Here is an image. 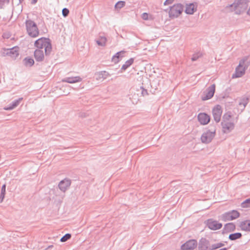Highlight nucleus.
Masks as SVG:
<instances>
[{
  "instance_id": "f257e3e1",
  "label": "nucleus",
  "mask_w": 250,
  "mask_h": 250,
  "mask_svg": "<svg viewBox=\"0 0 250 250\" xmlns=\"http://www.w3.org/2000/svg\"><path fill=\"white\" fill-rule=\"evenodd\" d=\"M34 46L39 50H43L46 56H49L52 51V44L51 40L48 38L42 37L37 40L34 42Z\"/></svg>"
},
{
  "instance_id": "f03ea898",
  "label": "nucleus",
  "mask_w": 250,
  "mask_h": 250,
  "mask_svg": "<svg viewBox=\"0 0 250 250\" xmlns=\"http://www.w3.org/2000/svg\"><path fill=\"white\" fill-rule=\"evenodd\" d=\"M248 56H245L239 61V65L235 69V73L232 75V78H240L245 74L246 70L250 64V61H248Z\"/></svg>"
},
{
  "instance_id": "7ed1b4c3",
  "label": "nucleus",
  "mask_w": 250,
  "mask_h": 250,
  "mask_svg": "<svg viewBox=\"0 0 250 250\" xmlns=\"http://www.w3.org/2000/svg\"><path fill=\"white\" fill-rule=\"evenodd\" d=\"M216 134V127L214 125H210L209 128H206L201 137V142L206 144L210 143Z\"/></svg>"
},
{
  "instance_id": "20e7f679",
  "label": "nucleus",
  "mask_w": 250,
  "mask_h": 250,
  "mask_svg": "<svg viewBox=\"0 0 250 250\" xmlns=\"http://www.w3.org/2000/svg\"><path fill=\"white\" fill-rule=\"evenodd\" d=\"M249 2V0H234L229 7L233 9L236 14H240L247 8Z\"/></svg>"
},
{
  "instance_id": "39448f33",
  "label": "nucleus",
  "mask_w": 250,
  "mask_h": 250,
  "mask_svg": "<svg viewBox=\"0 0 250 250\" xmlns=\"http://www.w3.org/2000/svg\"><path fill=\"white\" fill-rule=\"evenodd\" d=\"M26 29L28 35L32 38H36L39 35V30L37 24L31 20H27L25 22Z\"/></svg>"
},
{
  "instance_id": "423d86ee",
  "label": "nucleus",
  "mask_w": 250,
  "mask_h": 250,
  "mask_svg": "<svg viewBox=\"0 0 250 250\" xmlns=\"http://www.w3.org/2000/svg\"><path fill=\"white\" fill-rule=\"evenodd\" d=\"M184 10V5L181 3H177L170 7L168 12L169 17L171 19L178 18Z\"/></svg>"
},
{
  "instance_id": "0eeeda50",
  "label": "nucleus",
  "mask_w": 250,
  "mask_h": 250,
  "mask_svg": "<svg viewBox=\"0 0 250 250\" xmlns=\"http://www.w3.org/2000/svg\"><path fill=\"white\" fill-rule=\"evenodd\" d=\"M240 216V213L236 210L226 212L221 215V219L224 222L233 220Z\"/></svg>"
},
{
  "instance_id": "6e6552de",
  "label": "nucleus",
  "mask_w": 250,
  "mask_h": 250,
  "mask_svg": "<svg viewBox=\"0 0 250 250\" xmlns=\"http://www.w3.org/2000/svg\"><path fill=\"white\" fill-rule=\"evenodd\" d=\"M215 90V85L212 84L208 87L206 91H204L201 96L202 101H206L211 99L214 94Z\"/></svg>"
},
{
  "instance_id": "1a4fd4ad",
  "label": "nucleus",
  "mask_w": 250,
  "mask_h": 250,
  "mask_svg": "<svg viewBox=\"0 0 250 250\" xmlns=\"http://www.w3.org/2000/svg\"><path fill=\"white\" fill-rule=\"evenodd\" d=\"M206 226L210 229L216 230L220 229L223 225L221 223H219L217 221L214 220L213 219H208L205 222Z\"/></svg>"
},
{
  "instance_id": "9d476101",
  "label": "nucleus",
  "mask_w": 250,
  "mask_h": 250,
  "mask_svg": "<svg viewBox=\"0 0 250 250\" xmlns=\"http://www.w3.org/2000/svg\"><path fill=\"white\" fill-rule=\"evenodd\" d=\"M197 241L195 239H190L186 241L181 246L182 250H193L197 246Z\"/></svg>"
},
{
  "instance_id": "9b49d317",
  "label": "nucleus",
  "mask_w": 250,
  "mask_h": 250,
  "mask_svg": "<svg viewBox=\"0 0 250 250\" xmlns=\"http://www.w3.org/2000/svg\"><path fill=\"white\" fill-rule=\"evenodd\" d=\"M212 112L214 120L216 123H219L220 121L222 113L221 106L219 104L215 105L213 108Z\"/></svg>"
},
{
  "instance_id": "f8f14e48",
  "label": "nucleus",
  "mask_w": 250,
  "mask_h": 250,
  "mask_svg": "<svg viewBox=\"0 0 250 250\" xmlns=\"http://www.w3.org/2000/svg\"><path fill=\"white\" fill-rule=\"evenodd\" d=\"M197 118L199 122L202 125H207L210 120V116L206 113H200L198 114Z\"/></svg>"
},
{
  "instance_id": "ddd939ff",
  "label": "nucleus",
  "mask_w": 250,
  "mask_h": 250,
  "mask_svg": "<svg viewBox=\"0 0 250 250\" xmlns=\"http://www.w3.org/2000/svg\"><path fill=\"white\" fill-rule=\"evenodd\" d=\"M18 49V46H15L10 49H5L3 52L4 56L7 55L12 58H16L19 55Z\"/></svg>"
},
{
  "instance_id": "4468645a",
  "label": "nucleus",
  "mask_w": 250,
  "mask_h": 250,
  "mask_svg": "<svg viewBox=\"0 0 250 250\" xmlns=\"http://www.w3.org/2000/svg\"><path fill=\"white\" fill-rule=\"evenodd\" d=\"M210 243L209 240L202 237L199 241L198 250H209Z\"/></svg>"
},
{
  "instance_id": "2eb2a0df",
  "label": "nucleus",
  "mask_w": 250,
  "mask_h": 250,
  "mask_svg": "<svg viewBox=\"0 0 250 250\" xmlns=\"http://www.w3.org/2000/svg\"><path fill=\"white\" fill-rule=\"evenodd\" d=\"M221 125L222 131L225 133L230 132L234 128V124L230 122H222Z\"/></svg>"
},
{
  "instance_id": "dca6fc26",
  "label": "nucleus",
  "mask_w": 250,
  "mask_h": 250,
  "mask_svg": "<svg viewBox=\"0 0 250 250\" xmlns=\"http://www.w3.org/2000/svg\"><path fill=\"white\" fill-rule=\"evenodd\" d=\"M70 185L71 181L69 179H64L60 182L58 187L62 191L65 192Z\"/></svg>"
},
{
  "instance_id": "f3484780",
  "label": "nucleus",
  "mask_w": 250,
  "mask_h": 250,
  "mask_svg": "<svg viewBox=\"0 0 250 250\" xmlns=\"http://www.w3.org/2000/svg\"><path fill=\"white\" fill-rule=\"evenodd\" d=\"M34 57L37 62H42L44 59L43 50H39V49H36L34 51Z\"/></svg>"
},
{
  "instance_id": "a211bd4d",
  "label": "nucleus",
  "mask_w": 250,
  "mask_h": 250,
  "mask_svg": "<svg viewBox=\"0 0 250 250\" xmlns=\"http://www.w3.org/2000/svg\"><path fill=\"white\" fill-rule=\"evenodd\" d=\"M236 229L235 225L233 223H228L224 225L222 233L225 234L234 231Z\"/></svg>"
},
{
  "instance_id": "6ab92c4d",
  "label": "nucleus",
  "mask_w": 250,
  "mask_h": 250,
  "mask_svg": "<svg viewBox=\"0 0 250 250\" xmlns=\"http://www.w3.org/2000/svg\"><path fill=\"white\" fill-rule=\"evenodd\" d=\"M82 81V78H81L80 76L65 77L62 79V82H66L69 83H74L78 82H80Z\"/></svg>"
},
{
  "instance_id": "aec40b11",
  "label": "nucleus",
  "mask_w": 250,
  "mask_h": 250,
  "mask_svg": "<svg viewBox=\"0 0 250 250\" xmlns=\"http://www.w3.org/2000/svg\"><path fill=\"white\" fill-rule=\"evenodd\" d=\"M22 98H19L18 99L12 101L10 104H9L7 106H5L4 108V109L5 110H10L13 109L14 108L16 107L20 103V102L22 101Z\"/></svg>"
},
{
  "instance_id": "412c9836",
  "label": "nucleus",
  "mask_w": 250,
  "mask_h": 250,
  "mask_svg": "<svg viewBox=\"0 0 250 250\" xmlns=\"http://www.w3.org/2000/svg\"><path fill=\"white\" fill-rule=\"evenodd\" d=\"M196 10L197 7L193 3H191L186 5L185 12L187 14L192 15Z\"/></svg>"
},
{
  "instance_id": "4be33fe9",
  "label": "nucleus",
  "mask_w": 250,
  "mask_h": 250,
  "mask_svg": "<svg viewBox=\"0 0 250 250\" xmlns=\"http://www.w3.org/2000/svg\"><path fill=\"white\" fill-rule=\"evenodd\" d=\"M239 227L242 230L250 231V220L242 221L240 223Z\"/></svg>"
},
{
  "instance_id": "5701e85b",
  "label": "nucleus",
  "mask_w": 250,
  "mask_h": 250,
  "mask_svg": "<svg viewBox=\"0 0 250 250\" xmlns=\"http://www.w3.org/2000/svg\"><path fill=\"white\" fill-rule=\"evenodd\" d=\"M22 63L24 66L26 67H31L34 64L35 61L31 57H27L23 59Z\"/></svg>"
},
{
  "instance_id": "b1692460",
  "label": "nucleus",
  "mask_w": 250,
  "mask_h": 250,
  "mask_svg": "<svg viewBox=\"0 0 250 250\" xmlns=\"http://www.w3.org/2000/svg\"><path fill=\"white\" fill-rule=\"evenodd\" d=\"M96 75L97 76L96 80L99 81L106 79L109 76V74L105 71H101L98 72Z\"/></svg>"
},
{
  "instance_id": "393cba45",
  "label": "nucleus",
  "mask_w": 250,
  "mask_h": 250,
  "mask_svg": "<svg viewBox=\"0 0 250 250\" xmlns=\"http://www.w3.org/2000/svg\"><path fill=\"white\" fill-rule=\"evenodd\" d=\"M124 53V51H120L117 52L112 58V61L114 63H118L120 61V58L123 57V56H121V54H123Z\"/></svg>"
},
{
  "instance_id": "a878e982",
  "label": "nucleus",
  "mask_w": 250,
  "mask_h": 250,
  "mask_svg": "<svg viewBox=\"0 0 250 250\" xmlns=\"http://www.w3.org/2000/svg\"><path fill=\"white\" fill-rule=\"evenodd\" d=\"M242 234L240 232L231 233L229 236V239L231 241H234L242 237Z\"/></svg>"
},
{
  "instance_id": "bb28decb",
  "label": "nucleus",
  "mask_w": 250,
  "mask_h": 250,
  "mask_svg": "<svg viewBox=\"0 0 250 250\" xmlns=\"http://www.w3.org/2000/svg\"><path fill=\"white\" fill-rule=\"evenodd\" d=\"M134 62V59L131 58L126 61L125 63L122 65L121 67V70H125L128 67H129Z\"/></svg>"
},
{
  "instance_id": "cd10ccee",
  "label": "nucleus",
  "mask_w": 250,
  "mask_h": 250,
  "mask_svg": "<svg viewBox=\"0 0 250 250\" xmlns=\"http://www.w3.org/2000/svg\"><path fill=\"white\" fill-rule=\"evenodd\" d=\"M106 38L104 36H100L98 40L96 41L97 44L101 46H104L106 45Z\"/></svg>"
},
{
  "instance_id": "c85d7f7f",
  "label": "nucleus",
  "mask_w": 250,
  "mask_h": 250,
  "mask_svg": "<svg viewBox=\"0 0 250 250\" xmlns=\"http://www.w3.org/2000/svg\"><path fill=\"white\" fill-rule=\"evenodd\" d=\"M224 245V244L222 242L215 243L211 245V246H210L209 250H215L223 247Z\"/></svg>"
},
{
  "instance_id": "c756f323",
  "label": "nucleus",
  "mask_w": 250,
  "mask_h": 250,
  "mask_svg": "<svg viewBox=\"0 0 250 250\" xmlns=\"http://www.w3.org/2000/svg\"><path fill=\"white\" fill-rule=\"evenodd\" d=\"M6 192V185L4 184L2 186L1 188L0 195V203H1L5 197Z\"/></svg>"
},
{
  "instance_id": "7c9ffc66",
  "label": "nucleus",
  "mask_w": 250,
  "mask_h": 250,
  "mask_svg": "<svg viewBox=\"0 0 250 250\" xmlns=\"http://www.w3.org/2000/svg\"><path fill=\"white\" fill-rule=\"evenodd\" d=\"M231 117V112L229 111V112L225 113L223 115L222 122H229Z\"/></svg>"
},
{
  "instance_id": "2f4dec72",
  "label": "nucleus",
  "mask_w": 250,
  "mask_h": 250,
  "mask_svg": "<svg viewBox=\"0 0 250 250\" xmlns=\"http://www.w3.org/2000/svg\"><path fill=\"white\" fill-rule=\"evenodd\" d=\"M241 207L243 208H247L250 207V197L244 200L241 204Z\"/></svg>"
},
{
  "instance_id": "473e14b6",
  "label": "nucleus",
  "mask_w": 250,
  "mask_h": 250,
  "mask_svg": "<svg viewBox=\"0 0 250 250\" xmlns=\"http://www.w3.org/2000/svg\"><path fill=\"white\" fill-rule=\"evenodd\" d=\"M248 103L249 98L247 97H244L240 100V101L239 103V104L243 105L244 106V108H245L246 105L248 104Z\"/></svg>"
},
{
  "instance_id": "72a5a7b5",
  "label": "nucleus",
  "mask_w": 250,
  "mask_h": 250,
  "mask_svg": "<svg viewBox=\"0 0 250 250\" xmlns=\"http://www.w3.org/2000/svg\"><path fill=\"white\" fill-rule=\"evenodd\" d=\"M125 4V1H119L115 4L114 7L117 9H120L123 7Z\"/></svg>"
},
{
  "instance_id": "f704fd0d",
  "label": "nucleus",
  "mask_w": 250,
  "mask_h": 250,
  "mask_svg": "<svg viewBox=\"0 0 250 250\" xmlns=\"http://www.w3.org/2000/svg\"><path fill=\"white\" fill-rule=\"evenodd\" d=\"M71 237L70 233H66L64 234L60 239V241L62 242H64L69 240Z\"/></svg>"
},
{
  "instance_id": "c9c22d12",
  "label": "nucleus",
  "mask_w": 250,
  "mask_h": 250,
  "mask_svg": "<svg viewBox=\"0 0 250 250\" xmlns=\"http://www.w3.org/2000/svg\"><path fill=\"white\" fill-rule=\"evenodd\" d=\"M10 0H0V9H4L5 5H8Z\"/></svg>"
},
{
  "instance_id": "e433bc0d",
  "label": "nucleus",
  "mask_w": 250,
  "mask_h": 250,
  "mask_svg": "<svg viewBox=\"0 0 250 250\" xmlns=\"http://www.w3.org/2000/svg\"><path fill=\"white\" fill-rule=\"evenodd\" d=\"M202 56V54L201 52H197L196 53H194L192 57H191V60L192 61H195L198 60L200 57H201Z\"/></svg>"
},
{
  "instance_id": "4c0bfd02",
  "label": "nucleus",
  "mask_w": 250,
  "mask_h": 250,
  "mask_svg": "<svg viewBox=\"0 0 250 250\" xmlns=\"http://www.w3.org/2000/svg\"><path fill=\"white\" fill-rule=\"evenodd\" d=\"M140 90H141V95L142 96L145 97L148 95L147 90L144 88L143 86L140 87Z\"/></svg>"
},
{
  "instance_id": "58836bf2",
  "label": "nucleus",
  "mask_w": 250,
  "mask_h": 250,
  "mask_svg": "<svg viewBox=\"0 0 250 250\" xmlns=\"http://www.w3.org/2000/svg\"><path fill=\"white\" fill-rule=\"evenodd\" d=\"M69 13V10L66 8H64L62 10V15L64 17H66Z\"/></svg>"
},
{
  "instance_id": "ea45409f",
  "label": "nucleus",
  "mask_w": 250,
  "mask_h": 250,
  "mask_svg": "<svg viewBox=\"0 0 250 250\" xmlns=\"http://www.w3.org/2000/svg\"><path fill=\"white\" fill-rule=\"evenodd\" d=\"M173 1L174 0H166L164 2V4L166 5L169 4H171L173 2Z\"/></svg>"
},
{
  "instance_id": "a19ab883",
  "label": "nucleus",
  "mask_w": 250,
  "mask_h": 250,
  "mask_svg": "<svg viewBox=\"0 0 250 250\" xmlns=\"http://www.w3.org/2000/svg\"><path fill=\"white\" fill-rule=\"evenodd\" d=\"M37 0H32V1H31V3H32V4H35V3H37Z\"/></svg>"
},
{
  "instance_id": "79ce46f5",
  "label": "nucleus",
  "mask_w": 250,
  "mask_h": 250,
  "mask_svg": "<svg viewBox=\"0 0 250 250\" xmlns=\"http://www.w3.org/2000/svg\"><path fill=\"white\" fill-rule=\"evenodd\" d=\"M247 14L249 16H250V7L247 11Z\"/></svg>"
},
{
  "instance_id": "37998d69",
  "label": "nucleus",
  "mask_w": 250,
  "mask_h": 250,
  "mask_svg": "<svg viewBox=\"0 0 250 250\" xmlns=\"http://www.w3.org/2000/svg\"><path fill=\"white\" fill-rule=\"evenodd\" d=\"M19 3H21L24 0H19Z\"/></svg>"
},
{
  "instance_id": "c03bdc74",
  "label": "nucleus",
  "mask_w": 250,
  "mask_h": 250,
  "mask_svg": "<svg viewBox=\"0 0 250 250\" xmlns=\"http://www.w3.org/2000/svg\"><path fill=\"white\" fill-rule=\"evenodd\" d=\"M145 15H146V16H147V13H143V15H144V16H145Z\"/></svg>"
},
{
  "instance_id": "a18cd8bd",
  "label": "nucleus",
  "mask_w": 250,
  "mask_h": 250,
  "mask_svg": "<svg viewBox=\"0 0 250 250\" xmlns=\"http://www.w3.org/2000/svg\"><path fill=\"white\" fill-rule=\"evenodd\" d=\"M53 246L52 245H51V246H49L48 248H51V247H52Z\"/></svg>"
},
{
  "instance_id": "49530a36",
  "label": "nucleus",
  "mask_w": 250,
  "mask_h": 250,
  "mask_svg": "<svg viewBox=\"0 0 250 250\" xmlns=\"http://www.w3.org/2000/svg\"><path fill=\"white\" fill-rule=\"evenodd\" d=\"M143 19H145V20H146L147 19V18H145V17H143Z\"/></svg>"
}]
</instances>
